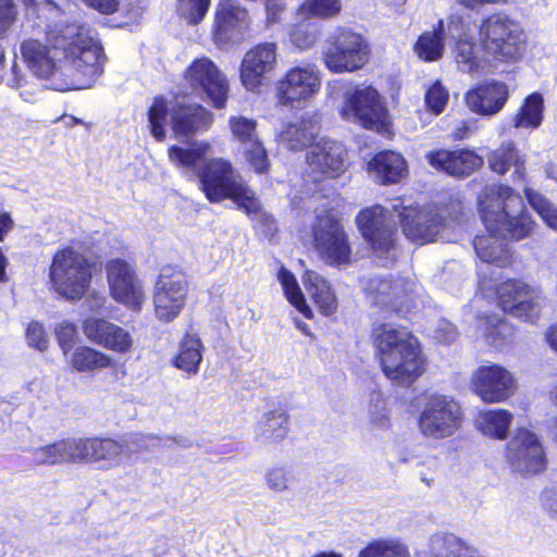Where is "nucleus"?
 Returning a JSON list of instances; mask_svg holds the SVG:
<instances>
[{"label": "nucleus", "instance_id": "obj_16", "mask_svg": "<svg viewBox=\"0 0 557 557\" xmlns=\"http://www.w3.org/2000/svg\"><path fill=\"white\" fill-rule=\"evenodd\" d=\"M314 247L325 263L345 265L350 262L351 248L343 225L333 216L319 215L313 225Z\"/></svg>", "mask_w": 557, "mask_h": 557}, {"label": "nucleus", "instance_id": "obj_62", "mask_svg": "<svg viewBox=\"0 0 557 557\" xmlns=\"http://www.w3.org/2000/svg\"><path fill=\"white\" fill-rule=\"evenodd\" d=\"M25 83V76L22 73L21 69L14 61L11 66V73L7 77V85L11 88L17 89Z\"/></svg>", "mask_w": 557, "mask_h": 557}, {"label": "nucleus", "instance_id": "obj_46", "mask_svg": "<svg viewBox=\"0 0 557 557\" xmlns=\"http://www.w3.org/2000/svg\"><path fill=\"white\" fill-rule=\"evenodd\" d=\"M358 557H409V553L407 547L397 541L376 540L362 548Z\"/></svg>", "mask_w": 557, "mask_h": 557}, {"label": "nucleus", "instance_id": "obj_55", "mask_svg": "<svg viewBox=\"0 0 557 557\" xmlns=\"http://www.w3.org/2000/svg\"><path fill=\"white\" fill-rule=\"evenodd\" d=\"M133 339L127 331L113 323L103 347L116 352H126L131 349Z\"/></svg>", "mask_w": 557, "mask_h": 557}, {"label": "nucleus", "instance_id": "obj_64", "mask_svg": "<svg viewBox=\"0 0 557 557\" xmlns=\"http://www.w3.org/2000/svg\"><path fill=\"white\" fill-rule=\"evenodd\" d=\"M13 227V220L11 215L7 212L0 213V240H3L4 236L11 231Z\"/></svg>", "mask_w": 557, "mask_h": 557}, {"label": "nucleus", "instance_id": "obj_27", "mask_svg": "<svg viewBox=\"0 0 557 557\" xmlns=\"http://www.w3.org/2000/svg\"><path fill=\"white\" fill-rule=\"evenodd\" d=\"M430 164L451 176H467L483 163L481 157L470 150H438L428 154Z\"/></svg>", "mask_w": 557, "mask_h": 557}, {"label": "nucleus", "instance_id": "obj_61", "mask_svg": "<svg viewBox=\"0 0 557 557\" xmlns=\"http://www.w3.org/2000/svg\"><path fill=\"white\" fill-rule=\"evenodd\" d=\"M89 7L102 14L114 13L120 4V0H85Z\"/></svg>", "mask_w": 557, "mask_h": 557}, {"label": "nucleus", "instance_id": "obj_63", "mask_svg": "<svg viewBox=\"0 0 557 557\" xmlns=\"http://www.w3.org/2000/svg\"><path fill=\"white\" fill-rule=\"evenodd\" d=\"M268 21L274 23L278 20V13L284 9L283 0H264Z\"/></svg>", "mask_w": 557, "mask_h": 557}, {"label": "nucleus", "instance_id": "obj_9", "mask_svg": "<svg viewBox=\"0 0 557 557\" xmlns=\"http://www.w3.org/2000/svg\"><path fill=\"white\" fill-rule=\"evenodd\" d=\"M498 306L520 320L536 323L547 299L540 286L527 284L519 280H508L496 288Z\"/></svg>", "mask_w": 557, "mask_h": 557}, {"label": "nucleus", "instance_id": "obj_42", "mask_svg": "<svg viewBox=\"0 0 557 557\" xmlns=\"http://www.w3.org/2000/svg\"><path fill=\"white\" fill-rule=\"evenodd\" d=\"M470 37H472L471 15L459 9L454 11L448 17L446 27L444 26L443 38L448 39L449 45H455Z\"/></svg>", "mask_w": 557, "mask_h": 557}, {"label": "nucleus", "instance_id": "obj_2", "mask_svg": "<svg viewBox=\"0 0 557 557\" xmlns=\"http://www.w3.org/2000/svg\"><path fill=\"white\" fill-rule=\"evenodd\" d=\"M209 145L194 144L189 148L171 146L169 159L176 168L197 175L199 187L210 202L224 199L233 200L236 206L258 224L264 226V232L275 231V220L262 211L261 203L255 191L246 184L232 163L222 158L206 160Z\"/></svg>", "mask_w": 557, "mask_h": 557}, {"label": "nucleus", "instance_id": "obj_6", "mask_svg": "<svg viewBox=\"0 0 557 557\" xmlns=\"http://www.w3.org/2000/svg\"><path fill=\"white\" fill-rule=\"evenodd\" d=\"M479 33L482 51L495 61L517 62L527 50V34L519 22L506 14L496 13L483 20Z\"/></svg>", "mask_w": 557, "mask_h": 557}, {"label": "nucleus", "instance_id": "obj_37", "mask_svg": "<svg viewBox=\"0 0 557 557\" xmlns=\"http://www.w3.org/2000/svg\"><path fill=\"white\" fill-rule=\"evenodd\" d=\"M544 119V99L539 92L529 95L519 111L512 117V126L516 128L540 127Z\"/></svg>", "mask_w": 557, "mask_h": 557}, {"label": "nucleus", "instance_id": "obj_31", "mask_svg": "<svg viewBox=\"0 0 557 557\" xmlns=\"http://www.w3.org/2000/svg\"><path fill=\"white\" fill-rule=\"evenodd\" d=\"M319 125L312 117H302L297 123H289L278 134V141L289 150H301L313 141Z\"/></svg>", "mask_w": 557, "mask_h": 557}, {"label": "nucleus", "instance_id": "obj_1", "mask_svg": "<svg viewBox=\"0 0 557 557\" xmlns=\"http://www.w3.org/2000/svg\"><path fill=\"white\" fill-rule=\"evenodd\" d=\"M21 53L29 70L59 91L89 88L103 72L102 47L96 32L84 24H55L45 42L24 40Z\"/></svg>", "mask_w": 557, "mask_h": 557}, {"label": "nucleus", "instance_id": "obj_44", "mask_svg": "<svg viewBox=\"0 0 557 557\" xmlns=\"http://www.w3.org/2000/svg\"><path fill=\"white\" fill-rule=\"evenodd\" d=\"M524 195L531 208L541 216L544 223L557 232V206L532 188L525 187Z\"/></svg>", "mask_w": 557, "mask_h": 557}, {"label": "nucleus", "instance_id": "obj_51", "mask_svg": "<svg viewBox=\"0 0 557 557\" xmlns=\"http://www.w3.org/2000/svg\"><path fill=\"white\" fill-rule=\"evenodd\" d=\"M242 148L247 162L257 173H265L269 170L268 153L259 139Z\"/></svg>", "mask_w": 557, "mask_h": 557}, {"label": "nucleus", "instance_id": "obj_20", "mask_svg": "<svg viewBox=\"0 0 557 557\" xmlns=\"http://www.w3.org/2000/svg\"><path fill=\"white\" fill-rule=\"evenodd\" d=\"M106 271L112 297L132 309H140L145 294L132 265L123 259H112Z\"/></svg>", "mask_w": 557, "mask_h": 557}, {"label": "nucleus", "instance_id": "obj_14", "mask_svg": "<svg viewBox=\"0 0 557 557\" xmlns=\"http://www.w3.org/2000/svg\"><path fill=\"white\" fill-rule=\"evenodd\" d=\"M506 460L516 474L530 478L543 473L547 457L539 436L527 429H519L506 447Z\"/></svg>", "mask_w": 557, "mask_h": 557}, {"label": "nucleus", "instance_id": "obj_48", "mask_svg": "<svg viewBox=\"0 0 557 557\" xmlns=\"http://www.w3.org/2000/svg\"><path fill=\"white\" fill-rule=\"evenodd\" d=\"M295 24L289 30V41L298 50H307L314 46L319 35V27L313 22Z\"/></svg>", "mask_w": 557, "mask_h": 557}, {"label": "nucleus", "instance_id": "obj_23", "mask_svg": "<svg viewBox=\"0 0 557 557\" xmlns=\"http://www.w3.org/2000/svg\"><path fill=\"white\" fill-rule=\"evenodd\" d=\"M276 45L263 42L248 50L240 65V81L246 89L257 90L276 64Z\"/></svg>", "mask_w": 557, "mask_h": 557}, {"label": "nucleus", "instance_id": "obj_60", "mask_svg": "<svg viewBox=\"0 0 557 557\" xmlns=\"http://www.w3.org/2000/svg\"><path fill=\"white\" fill-rule=\"evenodd\" d=\"M541 504L550 517L557 518V487H546L543 490Z\"/></svg>", "mask_w": 557, "mask_h": 557}, {"label": "nucleus", "instance_id": "obj_21", "mask_svg": "<svg viewBox=\"0 0 557 557\" xmlns=\"http://www.w3.org/2000/svg\"><path fill=\"white\" fill-rule=\"evenodd\" d=\"M475 394L485 403H500L516 391L513 375L504 367L491 363L480 367L472 376Z\"/></svg>", "mask_w": 557, "mask_h": 557}, {"label": "nucleus", "instance_id": "obj_33", "mask_svg": "<svg viewBox=\"0 0 557 557\" xmlns=\"http://www.w3.org/2000/svg\"><path fill=\"white\" fill-rule=\"evenodd\" d=\"M205 347L197 334L186 333L178 345V352L173 359V366L188 375L199 371Z\"/></svg>", "mask_w": 557, "mask_h": 557}, {"label": "nucleus", "instance_id": "obj_5", "mask_svg": "<svg viewBox=\"0 0 557 557\" xmlns=\"http://www.w3.org/2000/svg\"><path fill=\"white\" fill-rule=\"evenodd\" d=\"M169 114L176 138L206 131L212 123V114L200 104L188 102L185 98H177L169 107L164 98L158 97L149 108L148 120L150 133L159 141L165 139Z\"/></svg>", "mask_w": 557, "mask_h": 557}, {"label": "nucleus", "instance_id": "obj_11", "mask_svg": "<svg viewBox=\"0 0 557 557\" xmlns=\"http://www.w3.org/2000/svg\"><path fill=\"white\" fill-rule=\"evenodd\" d=\"M343 119L379 133L387 131L388 114L377 90L371 86L345 92L341 109Z\"/></svg>", "mask_w": 557, "mask_h": 557}, {"label": "nucleus", "instance_id": "obj_7", "mask_svg": "<svg viewBox=\"0 0 557 557\" xmlns=\"http://www.w3.org/2000/svg\"><path fill=\"white\" fill-rule=\"evenodd\" d=\"M356 223L382 265L386 267L397 259V225L387 208L380 205L364 208L357 214Z\"/></svg>", "mask_w": 557, "mask_h": 557}, {"label": "nucleus", "instance_id": "obj_26", "mask_svg": "<svg viewBox=\"0 0 557 557\" xmlns=\"http://www.w3.org/2000/svg\"><path fill=\"white\" fill-rule=\"evenodd\" d=\"M508 100V87L504 83L490 81L479 85L466 95L468 107L476 113L493 115L500 111Z\"/></svg>", "mask_w": 557, "mask_h": 557}, {"label": "nucleus", "instance_id": "obj_36", "mask_svg": "<svg viewBox=\"0 0 557 557\" xmlns=\"http://www.w3.org/2000/svg\"><path fill=\"white\" fill-rule=\"evenodd\" d=\"M127 446L131 449V462L138 459L145 451L154 453L159 447H171L177 445L181 447H190L191 442L186 437H159L152 434H133L126 437Z\"/></svg>", "mask_w": 557, "mask_h": 557}, {"label": "nucleus", "instance_id": "obj_39", "mask_svg": "<svg viewBox=\"0 0 557 557\" xmlns=\"http://www.w3.org/2000/svg\"><path fill=\"white\" fill-rule=\"evenodd\" d=\"M444 21L440 20L437 28L423 33L414 45V51L420 59L426 62L436 61L444 52Z\"/></svg>", "mask_w": 557, "mask_h": 557}, {"label": "nucleus", "instance_id": "obj_53", "mask_svg": "<svg viewBox=\"0 0 557 557\" xmlns=\"http://www.w3.org/2000/svg\"><path fill=\"white\" fill-rule=\"evenodd\" d=\"M230 125L233 135L240 143L242 147L259 139L256 133V122L252 120L243 116L232 117Z\"/></svg>", "mask_w": 557, "mask_h": 557}, {"label": "nucleus", "instance_id": "obj_3", "mask_svg": "<svg viewBox=\"0 0 557 557\" xmlns=\"http://www.w3.org/2000/svg\"><path fill=\"white\" fill-rule=\"evenodd\" d=\"M479 206L487 234L473 239L476 256L483 262L506 267L511 253L505 239L529 237L535 222L527 212L522 197L505 185L487 186L480 196Z\"/></svg>", "mask_w": 557, "mask_h": 557}, {"label": "nucleus", "instance_id": "obj_25", "mask_svg": "<svg viewBox=\"0 0 557 557\" xmlns=\"http://www.w3.org/2000/svg\"><path fill=\"white\" fill-rule=\"evenodd\" d=\"M346 149L335 140L321 139L310 146L307 163L313 174L336 177L345 170Z\"/></svg>", "mask_w": 557, "mask_h": 557}, {"label": "nucleus", "instance_id": "obj_49", "mask_svg": "<svg viewBox=\"0 0 557 557\" xmlns=\"http://www.w3.org/2000/svg\"><path fill=\"white\" fill-rule=\"evenodd\" d=\"M211 0H177V14L188 24L196 25L206 16Z\"/></svg>", "mask_w": 557, "mask_h": 557}, {"label": "nucleus", "instance_id": "obj_58", "mask_svg": "<svg viewBox=\"0 0 557 557\" xmlns=\"http://www.w3.org/2000/svg\"><path fill=\"white\" fill-rule=\"evenodd\" d=\"M457 335L458 334L455 325L450 323L448 320L441 319L437 322L436 327L434 330V337L437 341L448 345L456 341Z\"/></svg>", "mask_w": 557, "mask_h": 557}, {"label": "nucleus", "instance_id": "obj_57", "mask_svg": "<svg viewBox=\"0 0 557 557\" xmlns=\"http://www.w3.org/2000/svg\"><path fill=\"white\" fill-rule=\"evenodd\" d=\"M26 338L30 346L40 351L48 348V337L44 326L39 322H32L26 329Z\"/></svg>", "mask_w": 557, "mask_h": 557}, {"label": "nucleus", "instance_id": "obj_43", "mask_svg": "<svg viewBox=\"0 0 557 557\" xmlns=\"http://www.w3.org/2000/svg\"><path fill=\"white\" fill-rule=\"evenodd\" d=\"M342 10L341 0H305L297 10L301 20L309 17L331 18Z\"/></svg>", "mask_w": 557, "mask_h": 557}, {"label": "nucleus", "instance_id": "obj_38", "mask_svg": "<svg viewBox=\"0 0 557 557\" xmlns=\"http://www.w3.org/2000/svg\"><path fill=\"white\" fill-rule=\"evenodd\" d=\"M512 414L505 409L483 411L478 416V429L485 435L504 440L510 428Z\"/></svg>", "mask_w": 557, "mask_h": 557}, {"label": "nucleus", "instance_id": "obj_18", "mask_svg": "<svg viewBox=\"0 0 557 557\" xmlns=\"http://www.w3.org/2000/svg\"><path fill=\"white\" fill-rule=\"evenodd\" d=\"M321 87V74L317 65L306 63L292 67L277 82V98L282 104L307 101Z\"/></svg>", "mask_w": 557, "mask_h": 557}, {"label": "nucleus", "instance_id": "obj_32", "mask_svg": "<svg viewBox=\"0 0 557 557\" xmlns=\"http://www.w3.org/2000/svg\"><path fill=\"white\" fill-rule=\"evenodd\" d=\"M369 169L376 173L382 184L397 183L406 173V161L394 151H381L370 162Z\"/></svg>", "mask_w": 557, "mask_h": 557}, {"label": "nucleus", "instance_id": "obj_47", "mask_svg": "<svg viewBox=\"0 0 557 557\" xmlns=\"http://www.w3.org/2000/svg\"><path fill=\"white\" fill-rule=\"evenodd\" d=\"M513 331L510 324L496 315L488 317L485 321L486 342L495 348L504 347L512 337Z\"/></svg>", "mask_w": 557, "mask_h": 557}, {"label": "nucleus", "instance_id": "obj_12", "mask_svg": "<svg viewBox=\"0 0 557 557\" xmlns=\"http://www.w3.org/2000/svg\"><path fill=\"white\" fill-rule=\"evenodd\" d=\"M323 54L325 66L342 73L362 67L368 61L369 50L360 34L339 27L326 39Z\"/></svg>", "mask_w": 557, "mask_h": 557}, {"label": "nucleus", "instance_id": "obj_40", "mask_svg": "<svg viewBox=\"0 0 557 557\" xmlns=\"http://www.w3.org/2000/svg\"><path fill=\"white\" fill-rule=\"evenodd\" d=\"M72 367L79 372L95 371L110 366V358L94 348L78 346L66 356Z\"/></svg>", "mask_w": 557, "mask_h": 557}, {"label": "nucleus", "instance_id": "obj_13", "mask_svg": "<svg viewBox=\"0 0 557 557\" xmlns=\"http://www.w3.org/2000/svg\"><path fill=\"white\" fill-rule=\"evenodd\" d=\"M360 285L372 305L396 311L409 309L420 290V286L412 278L389 280L377 274L361 277Z\"/></svg>", "mask_w": 557, "mask_h": 557}, {"label": "nucleus", "instance_id": "obj_10", "mask_svg": "<svg viewBox=\"0 0 557 557\" xmlns=\"http://www.w3.org/2000/svg\"><path fill=\"white\" fill-rule=\"evenodd\" d=\"M397 218L405 236L412 242L450 240L446 232L454 226L455 220L447 216L444 209L405 207L397 212Z\"/></svg>", "mask_w": 557, "mask_h": 557}, {"label": "nucleus", "instance_id": "obj_41", "mask_svg": "<svg viewBox=\"0 0 557 557\" xmlns=\"http://www.w3.org/2000/svg\"><path fill=\"white\" fill-rule=\"evenodd\" d=\"M278 281L283 286L284 294L287 300L306 318H312V310L306 302L304 294L294 274L290 271L286 270L285 268H281L278 272Z\"/></svg>", "mask_w": 557, "mask_h": 557}, {"label": "nucleus", "instance_id": "obj_4", "mask_svg": "<svg viewBox=\"0 0 557 557\" xmlns=\"http://www.w3.org/2000/svg\"><path fill=\"white\" fill-rule=\"evenodd\" d=\"M373 345L385 376L400 386H410L424 372L425 359L419 341L404 326L384 322L372 330Z\"/></svg>", "mask_w": 557, "mask_h": 557}, {"label": "nucleus", "instance_id": "obj_52", "mask_svg": "<svg viewBox=\"0 0 557 557\" xmlns=\"http://www.w3.org/2000/svg\"><path fill=\"white\" fill-rule=\"evenodd\" d=\"M112 325V322L104 319L88 318L83 323V331L89 341L103 346Z\"/></svg>", "mask_w": 557, "mask_h": 557}, {"label": "nucleus", "instance_id": "obj_34", "mask_svg": "<svg viewBox=\"0 0 557 557\" xmlns=\"http://www.w3.org/2000/svg\"><path fill=\"white\" fill-rule=\"evenodd\" d=\"M304 284L311 298L319 306L321 312L330 315L337 308V300L329 282L314 271H306Z\"/></svg>", "mask_w": 557, "mask_h": 557}, {"label": "nucleus", "instance_id": "obj_22", "mask_svg": "<svg viewBox=\"0 0 557 557\" xmlns=\"http://www.w3.org/2000/svg\"><path fill=\"white\" fill-rule=\"evenodd\" d=\"M131 449L126 438L121 442L99 437L79 438L81 462H102L106 469L131 463Z\"/></svg>", "mask_w": 557, "mask_h": 557}, {"label": "nucleus", "instance_id": "obj_8", "mask_svg": "<svg viewBox=\"0 0 557 557\" xmlns=\"http://www.w3.org/2000/svg\"><path fill=\"white\" fill-rule=\"evenodd\" d=\"M50 281L62 297L78 300L90 285V264L84 255L72 247L63 248L53 256Z\"/></svg>", "mask_w": 557, "mask_h": 557}, {"label": "nucleus", "instance_id": "obj_45", "mask_svg": "<svg viewBox=\"0 0 557 557\" xmlns=\"http://www.w3.org/2000/svg\"><path fill=\"white\" fill-rule=\"evenodd\" d=\"M298 481V472L292 466H275L267 470V486L276 493L286 492Z\"/></svg>", "mask_w": 557, "mask_h": 557}, {"label": "nucleus", "instance_id": "obj_35", "mask_svg": "<svg viewBox=\"0 0 557 557\" xmlns=\"http://www.w3.org/2000/svg\"><path fill=\"white\" fill-rule=\"evenodd\" d=\"M455 61L460 72L467 74H476L484 70L485 64L491 58L475 45L473 37L457 41L454 45Z\"/></svg>", "mask_w": 557, "mask_h": 557}, {"label": "nucleus", "instance_id": "obj_19", "mask_svg": "<svg viewBox=\"0 0 557 557\" xmlns=\"http://www.w3.org/2000/svg\"><path fill=\"white\" fill-rule=\"evenodd\" d=\"M186 79L194 90L203 92L216 109L225 106L228 85L224 75L210 59H196L186 71Z\"/></svg>", "mask_w": 557, "mask_h": 557}, {"label": "nucleus", "instance_id": "obj_59", "mask_svg": "<svg viewBox=\"0 0 557 557\" xmlns=\"http://www.w3.org/2000/svg\"><path fill=\"white\" fill-rule=\"evenodd\" d=\"M15 18L12 0H0V37H2Z\"/></svg>", "mask_w": 557, "mask_h": 557}, {"label": "nucleus", "instance_id": "obj_17", "mask_svg": "<svg viewBox=\"0 0 557 557\" xmlns=\"http://www.w3.org/2000/svg\"><path fill=\"white\" fill-rule=\"evenodd\" d=\"M188 285L181 272L163 268L156 282L153 304L156 317L162 322L176 319L185 307Z\"/></svg>", "mask_w": 557, "mask_h": 557}, {"label": "nucleus", "instance_id": "obj_54", "mask_svg": "<svg viewBox=\"0 0 557 557\" xmlns=\"http://www.w3.org/2000/svg\"><path fill=\"white\" fill-rule=\"evenodd\" d=\"M369 413L371 422L375 426L380 429H385L388 426L386 401L381 392L374 391L371 393Z\"/></svg>", "mask_w": 557, "mask_h": 557}, {"label": "nucleus", "instance_id": "obj_30", "mask_svg": "<svg viewBox=\"0 0 557 557\" xmlns=\"http://www.w3.org/2000/svg\"><path fill=\"white\" fill-rule=\"evenodd\" d=\"M288 433V416L282 408L270 410L262 414L257 428L256 440L262 444H277Z\"/></svg>", "mask_w": 557, "mask_h": 557}, {"label": "nucleus", "instance_id": "obj_50", "mask_svg": "<svg viewBox=\"0 0 557 557\" xmlns=\"http://www.w3.org/2000/svg\"><path fill=\"white\" fill-rule=\"evenodd\" d=\"M449 99L448 90L440 81L433 83L425 91L424 101L428 110L435 115L441 114Z\"/></svg>", "mask_w": 557, "mask_h": 557}, {"label": "nucleus", "instance_id": "obj_24", "mask_svg": "<svg viewBox=\"0 0 557 557\" xmlns=\"http://www.w3.org/2000/svg\"><path fill=\"white\" fill-rule=\"evenodd\" d=\"M248 12L238 3L225 0L215 11L214 37L218 42L237 44L243 41L249 30Z\"/></svg>", "mask_w": 557, "mask_h": 557}, {"label": "nucleus", "instance_id": "obj_29", "mask_svg": "<svg viewBox=\"0 0 557 557\" xmlns=\"http://www.w3.org/2000/svg\"><path fill=\"white\" fill-rule=\"evenodd\" d=\"M488 164L493 172L505 174L511 168L512 181L523 182L525 176L524 160L520 157L519 151L512 141L503 143L502 146L493 150L488 157Z\"/></svg>", "mask_w": 557, "mask_h": 557}, {"label": "nucleus", "instance_id": "obj_28", "mask_svg": "<svg viewBox=\"0 0 557 557\" xmlns=\"http://www.w3.org/2000/svg\"><path fill=\"white\" fill-rule=\"evenodd\" d=\"M32 455L38 466L81 462L79 438H66L34 448Z\"/></svg>", "mask_w": 557, "mask_h": 557}, {"label": "nucleus", "instance_id": "obj_15", "mask_svg": "<svg viewBox=\"0 0 557 557\" xmlns=\"http://www.w3.org/2000/svg\"><path fill=\"white\" fill-rule=\"evenodd\" d=\"M462 413L459 404L445 395H431L419 416V428L424 436L442 440L459 430Z\"/></svg>", "mask_w": 557, "mask_h": 557}, {"label": "nucleus", "instance_id": "obj_56", "mask_svg": "<svg viewBox=\"0 0 557 557\" xmlns=\"http://www.w3.org/2000/svg\"><path fill=\"white\" fill-rule=\"evenodd\" d=\"M55 336L64 356H69L77 338L76 326L71 322H62L55 327Z\"/></svg>", "mask_w": 557, "mask_h": 557}]
</instances>
